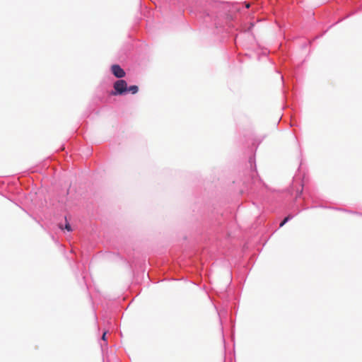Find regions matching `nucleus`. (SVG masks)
I'll return each mask as SVG.
<instances>
[{
	"instance_id": "1",
	"label": "nucleus",
	"mask_w": 362,
	"mask_h": 362,
	"mask_svg": "<svg viewBox=\"0 0 362 362\" xmlns=\"http://www.w3.org/2000/svg\"><path fill=\"white\" fill-rule=\"evenodd\" d=\"M113 87L114 90L110 93L112 95H123L127 92V83L124 80L115 81Z\"/></svg>"
},
{
	"instance_id": "2",
	"label": "nucleus",
	"mask_w": 362,
	"mask_h": 362,
	"mask_svg": "<svg viewBox=\"0 0 362 362\" xmlns=\"http://www.w3.org/2000/svg\"><path fill=\"white\" fill-rule=\"evenodd\" d=\"M111 70L112 74L117 77V78H123L125 76V72L120 67V66L117 64H114L111 66Z\"/></svg>"
},
{
	"instance_id": "3",
	"label": "nucleus",
	"mask_w": 362,
	"mask_h": 362,
	"mask_svg": "<svg viewBox=\"0 0 362 362\" xmlns=\"http://www.w3.org/2000/svg\"><path fill=\"white\" fill-rule=\"evenodd\" d=\"M139 90V88L137 86H131L129 88L127 87V92H130L132 94H136Z\"/></svg>"
},
{
	"instance_id": "4",
	"label": "nucleus",
	"mask_w": 362,
	"mask_h": 362,
	"mask_svg": "<svg viewBox=\"0 0 362 362\" xmlns=\"http://www.w3.org/2000/svg\"><path fill=\"white\" fill-rule=\"evenodd\" d=\"M291 218V216H286L283 221L280 223V227H282L289 219Z\"/></svg>"
},
{
	"instance_id": "5",
	"label": "nucleus",
	"mask_w": 362,
	"mask_h": 362,
	"mask_svg": "<svg viewBox=\"0 0 362 362\" xmlns=\"http://www.w3.org/2000/svg\"><path fill=\"white\" fill-rule=\"evenodd\" d=\"M65 229L67 230L68 231H71L72 230L71 227V226H70V224L69 223H66Z\"/></svg>"
},
{
	"instance_id": "6",
	"label": "nucleus",
	"mask_w": 362,
	"mask_h": 362,
	"mask_svg": "<svg viewBox=\"0 0 362 362\" xmlns=\"http://www.w3.org/2000/svg\"><path fill=\"white\" fill-rule=\"evenodd\" d=\"M106 337V332H104L103 334L102 339L103 340H106V337Z\"/></svg>"
}]
</instances>
